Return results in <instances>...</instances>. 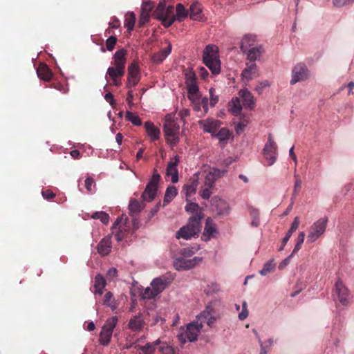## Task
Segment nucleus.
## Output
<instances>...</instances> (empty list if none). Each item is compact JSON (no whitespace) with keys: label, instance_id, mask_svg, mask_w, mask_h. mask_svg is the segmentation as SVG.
Wrapping results in <instances>:
<instances>
[{"label":"nucleus","instance_id":"obj_18","mask_svg":"<svg viewBox=\"0 0 354 354\" xmlns=\"http://www.w3.org/2000/svg\"><path fill=\"white\" fill-rule=\"evenodd\" d=\"M127 50L121 48L117 50L113 55V65L115 68L125 70L127 62Z\"/></svg>","mask_w":354,"mask_h":354},{"label":"nucleus","instance_id":"obj_28","mask_svg":"<svg viewBox=\"0 0 354 354\" xmlns=\"http://www.w3.org/2000/svg\"><path fill=\"white\" fill-rule=\"evenodd\" d=\"M264 50L261 46L252 47L251 48L247 50V58L251 62H254V61L259 59L260 57L263 53Z\"/></svg>","mask_w":354,"mask_h":354},{"label":"nucleus","instance_id":"obj_51","mask_svg":"<svg viewBox=\"0 0 354 354\" xmlns=\"http://www.w3.org/2000/svg\"><path fill=\"white\" fill-rule=\"evenodd\" d=\"M216 180V179L215 177H214L212 174L209 171L205 178L204 186L213 187Z\"/></svg>","mask_w":354,"mask_h":354},{"label":"nucleus","instance_id":"obj_13","mask_svg":"<svg viewBox=\"0 0 354 354\" xmlns=\"http://www.w3.org/2000/svg\"><path fill=\"white\" fill-rule=\"evenodd\" d=\"M201 259L198 257L185 259V257L177 258L174 262V266L177 270H189L196 266Z\"/></svg>","mask_w":354,"mask_h":354},{"label":"nucleus","instance_id":"obj_38","mask_svg":"<svg viewBox=\"0 0 354 354\" xmlns=\"http://www.w3.org/2000/svg\"><path fill=\"white\" fill-rule=\"evenodd\" d=\"M145 204L136 199H131L129 205V209L131 213H138L145 207Z\"/></svg>","mask_w":354,"mask_h":354},{"label":"nucleus","instance_id":"obj_25","mask_svg":"<svg viewBox=\"0 0 354 354\" xmlns=\"http://www.w3.org/2000/svg\"><path fill=\"white\" fill-rule=\"evenodd\" d=\"M145 128L151 141H155L160 138V131L152 122H146L145 123Z\"/></svg>","mask_w":354,"mask_h":354},{"label":"nucleus","instance_id":"obj_55","mask_svg":"<svg viewBox=\"0 0 354 354\" xmlns=\"http://www.w3.org/2000/svg\"><path fill=\"white\" fill-rule=\"evenodd\" d=\"M212 187L204 186L200 192L201 196L204 199H209L212 192L211 191Z\"/></svg>","mask_w":354,"mask_h":354},{"label":"nucleus","instance_id":"obj_42","mask_svg":"<svg viewBox=\"0 0 354 354\" xmlns=\"http://www.w3.org/2000/svg\"><path fill=\"white\" fill-rule=\"evenodd\" d=\"M216 210L218 214H227L229 212V207L227 203L223 200L219 199L216 201Z\"/></svg>","mask_w":354,"mask_h":354},{"label":"nucleus","instance_id":"obj_63","mask_svg":"<svg viewBox=\"0 0 354 354\" xmlns=\"http://www.w3.org/2000/svg\"><path fill=\"white\" fill-rule=\"evenodd\" d=\"M41 194L45 199H52L55 196V194L50 189L42 191Z\"/></svg>","mask_w":354,"mask_h":354},{"label":"nucleus","instance_id":"obj_27","mask_svg":"<svg viewBox=\"0 0 354 354\" xmlns=\"http://www.w3.org/2000/svg\"><path fill=\"white\" fill-rule=\"evenodd\" d=\"M239 95L243 99V106L250 109L254 108V98L252 94L248 90H241L239 92Z\"/></svg>","mask_w":354,"mask_h":354},{"label":"nucleus","instance_id":"obj_14","mask_svg":"<svg viewBox=\"0 0 354 354\" xmlns=\"http://www.w3.org/2000/svg\"><path fill=\"white\" fill-rule=\"evenodd\" d=\"M180 162L179 156H175L167 164L166 169V176L171 177L172 183H176L178 181V164Z\"/></svg>","mask_w":354,"mask_h":354},{"label":"nucleus","instance_id":"obj_9","mask_svg":"<svg viewBox=\"0 0 354 354\" xmlns=\"http://www.w3.org/2000/svg\"><path fill=\"white\" fill-rule=\"evenodd\" d=\"M263 153L268 166H271L275 162L278 156L277 145L271 134L268 136V142L263 149Z\"/></svg>","mask_w":354,"mask_h":354},{"label":"nucleus","instance_id":"obj_22","mask_svg":"<svg viewBox=\"0 0 354 354\" xmlns=\"http://www.w3.org/2000/svg\"><path fill=\"white\" fill-rule=\"evenodd\" d=\"M169 283L168 278L160 277L154 279L151 281V286L153 288L155 294L158 295L165 289Z\"/></svg>","mask_w":354,"mask_h":354},{"label":"nucleus","instance_id":"obj_57","mask_svg":"<svg viewBox=\"0 0 354 354\" xmlns=\"http://www.w3.org/2000/svg\"><path fill=\"white\" fill-rule=\"evenodd\" d=\"M270 86V84L268 80H264L262 82H259L258 85L254 88V90L259 93L261 94L263 92L264 88Z\"/></svg>","mask_w":354,"mask_h":354},{"label":"nucleus","instance_id":"obj_59","mask_svg":"<svg viewBox=\"0 0 354 354\" xmlns=\"http://www.w3.org/2000/svg\"><path fill=\"white\" fill-rule=\"evenodd\" d=\"M295 253H293V252L291 253V254H290L288 257H286L283 261H282L279 265V270H282L286 266H287L290 262V259L291 258L294 256Z\"/></svg>","mask_w":354,"mask_h":354},{"label":"nucleus","instance_id":"obj_56","mask_svg":"<svg viewBox=\"0 0 354 354\" xmlns=\"http://www.w3.org/2000/svg\"><path fill=\"white\" fill-rule=\"evenodd\" d=\"M247 302L243 301L242 303V311L239 314V318L240 320H244L248 316V310L247 309Z\"/></svg>","mask_w":354,"mask_h":354},{"label":"nucleus","instance_id":"obj_20","mask_svg":"<svg viewBox=\"0 0 354 354\" xmlns=\"http://www.w3.org/2000/svg\"><path fill=\"white\" fill-rule=\"evenodd\" d=\"M197 319L202 324L203 326V323L205 322L209 327H212L216 321V317L212 313V309L207 308L206 310L197 316Z\"/></svg>","mask_w":354,"mask_h":354},{"label":"nucleus","instance_id":"obj_11","mask_svg":"<svg viewBox=\"0 0 354 354\" xmlns=\"http://www.w3.org/2000/svg\"><path fill=\"white\" fill-rule=\"evenodd\" d=\"M185 75L188 97L190 100H194V95H197L199 90L196 83L195 73L191 69L187 70L185 71Z\"/></svg>","mask_w":354,"mask_h":354},{"label":"nucleus","instance_id":"obj_7","mask_svg":"<svg viewBox=\"0 0 354 354\" xmlns=\"http://www.w3.org/2000/svg\"><path fill=\"white\" fill-rule=\"evenodd\" d=\"M202 328V324L197 319L196 322L189 324L186 330L178 335V338L182 343H185L187 340L191 342H194L197 340Z\"/></svg>","mask_w":354,"mask_h":354},{"label":"nucleus","instance_id":"obj_58","mask_svg":"<svg viewBox=\"0 0 354 354\" xmlns=\"http://www.w3.org/2000/svg\"><path fill=\"white\" fill-rule=\"evenodd\" d=\"M354 0H333V5L335 7H342L346 5L351 4Z\"/></svg>","mask_w":354,"mask_h":354},{"label":"nucleus","instance_id":"obj_60","mask_svg":"<svg viewBox=\"0 0 354 354\" xmlns=\"http://www.w3.org/2000/svg\"><path fill=\"white\" fill-rule=\"evenodd\" d=\"M92 186H95V181L91 177H87L85 180V187L88 192L92 191Z\"/></svg>","mask_w":354,"mask_h":354},{"label":"nucleus","instance_id":"obj_5","mask_svg":"<svg viewBox=\"0 0 354 354\" xmlns=\"http://www.w3.org/2000/svg\"><path fill=\"white\" fill-rule=\"evenodd\" d=\"M160 178V175L158 173L157 170L154 169L149 182L142 194L141 198L142 201L151 202L155 198Z\"/></svg>","mask_w":354,"mask_h":354},{"label":"nucleus","instance_id":"obj_41","mask_svg":"<svg viewBox=\"0 0 354 354\" xmlns=\"http://www.w3.org/2000/svg\"><path fill=\"white\" fill-rule=\"evenodd\" d=\"M136 15L133 12H129L126 15L124 19V26L129 31H131L135 26Z\"/></svg>","mask_w":354,"mask_h":354},{"label":"nucleus","instance_id":"obj_62","mask_svg":"<svg viewBox=\"0 0 354 354\" xmlns=\"http://www.w3.org/2000/svg\"><path fill=\"white\" fill-rule=\"evenodd\" d=\"M199 103L200 104H201L202 106V108L204 111V113H207V111H208V104H209V100H208V98L207 97H203L201 98V100L199 101Z\"/></svg>","mask_w":354,"mask_h":354},{"label":"nucleus","instance_id":"obj_45","mask_svg":"<svg viewBox=\"0 0 354 354\" xmlns=\"http://www.w3.org/2000/svg\"><path fill=\"white\" fill-rule=\"evenodd\" d=\"M91 218L93 219H100L104 224H107L109 221V215L104 212H96L93 214Z\"/></svg>","mask_w":354,"mask_h":354},{"label":"nucleus","instance_id":"obj_53","mask_svg":"<svg viewBox=\"0 0 354 354\" xmlns=\"http://www.w3.org/2000/svg\"><path fill=\"white\" fill-rule=\"evenodd\" d=\"M150 19L149 13L148 12H142L139 21H138V26L140 27L144 26Z\"/></svg>","mask_w":354,"mask_h":354},{"label":"nucleus","instance_id":"obj_54","mask_svg":"<svg viewBox=\"0 0 354 354\" xmlns=\"http://www.w3.org/2000/svg\"><path fill=\"white\" fill-rule=\"evenodd\" d=\"M209 172L217 180L218 178L223 176L227 173V170L213 168L211 171H209Z\"/></svg>","mask_w":354,"mask_h":354},{"label":"nucleus","instance_id":"obj_19","mask_svg":"<svg viewBox=\"0 0 354 354\" xmlns=\"http://www.w3.org/2000/svg\"><path fill=\"white\" fill-rule=\"evenodd\" d=\"M259 75V70L255 63L246 64V68L242 71L241 76L243 80L249 82Z\"/></svg>","mask_w":354,"mask_h":354},{"label":"nucleus","instance_id":"obj_4","mask_svg":"<svg viewBox=\"0 0 354 354\" xmlns=\"http://www.w3.org/2000/svg\"><path fill=\"white\" fill-rule=\"evenodd\" d=\"M179 125L170 117H167L163 126L167 142L171 147L176 146L179 142Z\"/></svg>","mask_w":354,"mask_h":354},{"label":"nucleus","instance_id":"obj_37","mask_svg":"<svg viewBox=\"0 0 354 354\" xmlns=\"http://www.w3.org/2000/svg\"><path fill=\"white\" fill-rule=\"evenodd\" d=\"M299 225V218L298 216H296L294 218V221L291 224V226L288 231L287 232L285 237L283 239V245H286L287 242L289 241L290 238L291 237L292 233L296 231V230L298 228Z\"/></svg>","mask_w":354,"mask_h":354},{"label":"nucleus","instance_id":"obj_52","mask_svg":"<svg viewBox=\"0 0 354 354\" xmlns=\"http://www.w3.org/2000/svg\"><path fill=\"white\" fill-rule=\"evenodd\" d=\"M157 295L158 294H155L154 290L152 287L145 288L142 292V297L143 299H152Z\"/></svg>","mask_w":354,"mask_h":354},{"label":"nucleus","instance_id":"obj_34","mask_svg":"<svg viewBox=\"0 0 354 354\" xmlns=\"http://www.w3.org/2000/svg\"><path fill=\"white\" fill-rule=\"evenodd\" d=\"M176 20L178 22L183 21L189 15V10L185 9L182 3H178L176 7Z\"/></svg>","mask_w":354,"mask_h":354},{"label":"nucleus","instance_id":"obj_44","mask_svg":"<svg viewBox=\"0 0 354 354\" xmlns=\"http://www.w3.org/2000/svg\"><path fill=\"white\" fill-rule=\"evenodd\" d=\"M126 120L130 121L136 126H140L142 124L141 120L138 115L131 111H127L125 114Z\"/></svg>","mask_w":354,"mask_h":354},{"label":"nucleus","instance_id":"obj_31","mask_svg":"<svg viewBox=\"0 0 354 354\" xmlns=\"http://www.w3.org/2000/svg\"><path fill=\"white\" fill-rule=\"evenodd\" d=\"M202 11L201 5L198 2H194L191 4L189 9V15L192 19L198 20L201 18Z\"/></svg>","mask_w":354,"mask_h":354},{"label":"nucleus","instance_id":"obj_43","mask_svg":"<svg viewBox=\"0 0 354 354\" xmlns=\"http://www.w3.org/2000/svg\"><path fill=\"white\" fill-rule=\"evenodd\" d=\"M114 299L113 295L111 292H107L103 300V304L111 308L112 310H114L116 308V306L113 304Z\"/></svg>","mask_w":354,"mask_h":354},{"label":"nucleus","instance_id":"obj_12","mask_svg":"<svg viewBox=\"0 0 354 354\" xmlns=\"http://www.w3.org/2000/svg\"><path fill=\"white\" fill-rule=\"evenodd\" d=\"M140 78V68L137 62L134 61L128 66L126 87L131 88L136 86L139 83Z\"/></svg>","mask_w":354,"mask_h":354},{"label":"nucleus","instance_id":"obj_30","mask_svg":"<svg viewBox=\"0 0 354 354\" xmlns=\"http://www.w3.org/2000/svg\"><path fill=\"white\" fill-rule=\"evenodd\" d=\"M255 43V36L252 35H245L241 40L240 44L241 50L243 53H246L249 47L252 46Z\"/></svg>","mask_w":354,"mask_h":354},{"label":"nucleus","instance_id":"obj_49","mask_svg":"<svg viewBox=\"0 0 354 354\" xmlns=\"http://www.w3.org/2000/svg\"><path fill=\"white\" fill-rule=\"evenodd\" d=\"M216 90L214 88H210L209 90V105L213 107L218 102V95L215 94Z\"/></svg>","mask_w":354,"mask_h":354},{"label":"nucleus","instance_id":"obj_35","mask_svg":"<svg viewBox=\"0 0 354 354\" xmlns=\"http://www.w3.org/2000/svg\"><path fill=\"white\" fill-rule=\"evenodd\" d=\"M158 344V341L155 344L147 343L145 346H138L137 348L141 351L139 354H158L156 353V346Z\"/></svg>","mask_w":354,"mask_h":354},{"label":"nucleus","instance_id":"obj_2","mask_svg":"<svg viewBox=\"0 0 354 354\" xmlns=\"http://www.w3.org/2000/svg\"><path fill=\"white\" fill-rule=\"evenodd\" d=\"M218 47L214 45H207L203 53V60L212 73L216 75L221 72V62L218 55Z\"/></svg>","mask_w":354,"mask_h":354},{"label":"nucleus","instance_id":"obj_26","mask_svg":"<svg viewBox=\"0 0 354 354\" xmlns=\"http://www.w3.org/2000/svg\"><path fill=\"white\" fill-rule=\"evenodd\" d=\"M37 73L40 79L46 82H49L53 77V73L51 70L45 64H40L39 65L37 69Z\"/></svg>","mask_w":354,"mask_h":354},{"label":"nucleus","instance_id":"obj_16","mask_svg":"<svg viewBox=\"0 0 354 354\" xmlns=\"http://www.w3.org/2000/svg\"><path fill=\"white\" fill-rule=\"evenodd\" d=\"M121 221L122 219L117 218L112 227V233L118 242L123 240L127 234V227L124 225L120 224Z\"/></svg>","mask_w":354,"mask_h":354},{"label":"nucleus","instance_id":"obj_47","mask_svg":"<svg viewBox=\"0 0 354 354\" xmlns=\"http://www.w3.org/2000/svg\"><path fill=\"white\" fill-rule=\"evenodd\" d=\"M233 106L231 108L232 113L235 115H238L241 113V111L242 110V107L240 104V101L239 98L233 99L232 100Z\"/></svg>","mask_w":354,"mask_h":354},{"label":"nucleus","instance_id":"obj_39","mask_svg":"<svg viewBox=\"0 0 354 354\" xmlns=\"http://www.w3.org/2000/svg\"><path fill=\"white\" fill-rule=\"evenodd\" d=\"M106 74L112 80H115V79L120 78L124 75V70H122L115 67H109L107 69Z\"/></svg>","mask_w":354,"mask_h":354},{"label":"nucleus","instance_id":"obj_50","mask_svg":"<svg viewBox=\"0 0 354 354\" xmlns=\"http://www.w3.org/2000/svg\"><path fill=\"white\" fill-rule=\"evenodd\" d=\"M117 43V37L115 36H110L106 40V47L109 51H112L115 48V46Z\"/></svg>","mask_w":354,"mask_h":354},{"label":"nucleus","instance_id":"obj_29","mask_svg":"<svg viewBox=\"0 0 354 354\" xmlns=\"http://www.w3.org/2000/svg\"><path fill=\"white\" fill-rule=\"evenodd\" d=\"M171 50V46L169 44L165 48L160 50L158 53H155L152 56V62L154 63H161L166 57L170 54Z\"/></svg>","mask_w":354,"mask_h":354},{"label":"nucleus","instance_id":"obj_15","mask_svg":"<svg viewBox=\"0 0 354 354\" xmlns=\"http://www.w3.org/2000/svg\"><path fill=\"white\" fill-rule=\"evenodd\" d=\"M198 124L205 132L211 133L213 137L214 134H215L219 129L221 122L218 120L207 118L199 120Z\"/></svg>","mask_w":354,"mask_h":354},{"label":"nucleus","instance_id":"obj_1","mask_svg":"<svg viewBox=\"0 0 354 354\" xmlns=\"http://www.w3.org/2000/svg\"><path fill=\"white\" fill-rule=\"evenodd\" d=\"M185 209L187 212H196L194 216L189 218L188 223L179 229L176 232V238H183L185 240L192 239L198 236L201 229V219L203 218L201 212H198L199 206L197 203H189L186 207Z\"/></svg>","mask_w":354,"mask_h":354},{"label":"nucleus","instance_id":"obj_36","mask_svg":"<svg viewBox=\"0 0 354 354\" xmlns=\"http://www.w3.org/2000/svg\"><path fill=\"white\" fill-rule=\"evenodd\" d=\"M231 136L232 133L230 130L226 128H222L218 133L216 132L213 137L218 138L221 142H227Z\"/></svg>","mask_w":354,"mask_h":354},{"label":"nucleus","instance_id":"obj_46","mask_svg":"<svg viewBox=\"0 0 354 354\" xmlns=\"http://www.w3.org/2000/svg\"><path fill=\"white\" fill-rule=\"evenodd\" d=\"M274 269L275 264L273 263V261H269L264 264L263 268L259 271V273L262 276H266L268 273L274 271Z\"/></svg>","mask_w":354,"mask_h":354},{"label":"nucleus","instance_id":"obj_24","mask_svg":"<svg viewBox=\"0 0 354 354\" xmlns=\"http://www.w3.org/2000/svg\"><path fill=\"white\" fill-rule=\"evenodd\" d=\"M111 248V237L106 236L100 241L97 250L101 256H106L110 253Z\"/></svg>","mask_w":354,"mask_h":354},{"label":"nucleus","instance_id":"obj_40","mask_svg":"<svg viewBox=\"0 0 354 354\" xmlns=\"http://www.w3.org/2000/svg\"><path fill=\"white\" fill-rule=\"evenodd\" d=\"M216 232V227L212 220L210 218H207L205 222V226L204 229V236H211Z\"/></svg>","mask_w":354,"mask_h":354},{"label":"nucleus","instance_id":"obj_33","mask_svg":"<svg viewBox=\"0 0 354 354\" xmlns=\"http://www.w3.org/2000/svg\"><path fill=\"white\" fill-rule=\"evenodd\" d=\"M178 193L177 189L174 186H169L167 188L164 200H163V206H166L169 204L176 196Z\"/></svg>","mask_w":354,"mask_h":354},{"label":"nucleus","instance_id":"obj_48","mask_svg":"<svg viewBox=\"0 0 354 354\" xmlns=\"http://www.w3.org/2000/svg\"><path fill=\"white\" fill-rule=\"evenodd\" d=\"M305 233L304 232H299V235H298V237H297V243L293 249V253H297L301 248V245L303 244L304 241V239H305Z\"/></svg>","mask_w":354,"mask_h":354},{"label":"nucleus","instance_id":"obj_32","mask_svg":"<svg viewBox=\"0 0 354 354\" xmlns=\"http://www.w3.org/2000/svg\"><path fill=\"white\" fill-rule=\"evenodd\" d=\"M106 284L105 279L101 274H97L95 277V294L102 295Z\"/></svg>","mask_w":354,"mask_h":354},{"label":"nucleus","instance_id":"obj_3","mask_svg":"<svg viewBox=\"0 0 354 354\" xmlns=\"http://www.w3.org/2000/svg\"><path fill=\"white\" fill-rule=\"evenodd\" d=\"M174 7L173 6H167L165 0L160 1L156 10V18L162 21V24L165 28L170 27L176 21V17L174 13Z\"/></svg>","mask_w":354,"mask_h":354},{"label":"nucleus","instance_id":"obj_21","mask_svg":"<svg viewBox=\"0 0 354 354\" xmlns=\"http://www.w3.org/2000/svg\"><path fill=\"white\" fill-rule=\"evenodd\" d=\"M335 290L340 303L343 305H346L348 303V291L341 281L336 282Z\"/></svg>","mask_w":354,"mask_h":354},{"label":"nucleus","instance_id":"obj_8","mask_svg":"<svg viewBox=\"0 0 354 354\" xmlns=\"http://www.w3.org/2000/svg\"><path fill=\"white\" fill-rule=\"evenodd\" d=\"M327 222L326 218H321L311 225L307 236V243L315 242L324 233Z\"/></svg>","mask_w":354,"mask_h":354},{"label":"nucleus","instance_id":"obj_10","mask_svg":"<svg viewBox=\"0 0 354 354\" xmlns=\"http://www.w3.org/2000/svg\"><path fill=\"white\" fill-rule=\"evenodd\" d=\"M309 77V70L304 63H298L292 70L291 85L299 82L306 81Z\"/></svg>","mask_w":354,"mask_h":354},{"label":"nucleus","instance_id":"obj_64","mask_svg":"<svg viewBox=\"0 0 354 354\" xmlns=\"http://www.w3.org/2000/svg\"><path fill=\"white\" fill-rule=\"evenodd\" d=\"M129 107L131 108L133 103V91L131 90H129L127 93V99H126Z\"/></svg>","mask_w":354,"mask_h":354},{"label":"nucleus","instance_id":"obj_23","mask_svg":"<svg viewBox=\"0 0 354 354\" xmlns=\"http://www.w3.org/2000/svg\"><path fill=\"white\" fill-rule=\"evenodd\" d=\"M144 325L145 320L142 319L141 313L133 316L128 323L129 328L135 332L141 330Z\"/></svg>","mask_w":354,"mask_h":354},{"label":"nucleus","instance_id":"obj_17","mask_svg":"<svg viewBox=\"0 0 354 354\" xmlns=\"http://www.w3.org/2000/svg\"><path fill=\"white\" fill-rule=\"evenodd\" d=\"M198 185V177L196 175L189 178L188 182L183 187V192H185L187 199L196 192Z\"/></svg>","mask_w":354,"mask_h":354},{"label":"nucleus","instance_id":"obj_61","mask_svg":"<svg viewBox=\"0 0 354 354\" xmlns=\"http://www.w3.org/2000/svg\"><path fill=\"white\" fill-rule=\"evenodd\" d=\"M295 186H294L293 195L296 196L298 192V189H299L301 187V180H300L299 176L296 174H295Z\"/></svg>","mask_w":354,"mask_h":354},{"label":"nucleus","instance_id":"obj_6","mask_svg":"<svg viewBox=\"0 0 354 354\" xmlns=\"http://www.w3.org/2000/svg\"><path fill=\"white\" fill-rule=\"evenodd\" d=\"M118 317L113 316L106 319L102 328L99 337V342L103 346H107L111 339L114 328L118 324Z\"/></svg>","mask_w":354,"mask_h":354}]
</instances>
